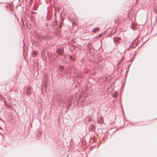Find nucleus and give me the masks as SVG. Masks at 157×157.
<instances>
[{
    "label": "nucleus",
    "instance_id": "5",
    "mask_svg": "<svg viewBox=\"0 0 157 157\" xmlns=\"http://www.w3.org/2000/svg\"><path fill=\"white\" fill-rule=\"evenodd\" d=\"M99 30V28H96L92 30V31L93 33H96L97 31H98Z\"/></svg>",
    "mask_w": 157,
    "mask_h": 157
},
{
    "label": "nucleus",
    "instance_id": "9",
    "mask_svg": "<svg viewBox=\"0 0 157 157\" xmlns=\"http://www.w3.org/2000/svg\"><path fill=\"white\" fill-rule=\"evenodd\" d=\"M57 25V23L56 22H55L54 24L53 25Z\"/></svg>",
    "mask_w": 157,
    "mask_h": 157
},
{
    "label": "nucleus",
    "instance_id": "12",
    "mask_svg": "<svg viewBox=\"0 0 157 157\" xmlns=\"http://www.w3.org/2000/svg\"><path fill=\"white\" fill-rule=\"evenodd\" d=\"M101 36V35H100V36H99V37H100V36Z\"/></svg>",
    "mask_w": 157,
    "mask_h": 157
},
{
    "label": "nucleus",
    "instance_id": "13",
    "mask_svg": "<svg viewBox=\"0 0 157 157\" xmlns=\"http://www.w3.org/2000/svg\"><path fill=\"white\" fill-rule=\"evenodd\" d=\"M31 1H33V0H31Z\"/></svg>",
    "mask_w": 157,
    "mask_h": 157
},
{
    "label": "nucleus",
    "instance_id": "7",
    "mask_svg": "<svg viewBox=\"0 0 157 157\" xmlns=\"http://www.w3.org/2000/svg\"><path fill=\"white\" fill-rule=\"evenodd\" d=\"M117 93H114L112 94V97L113 98H116L117 97Z\"/></svg>",
    "mask_w": 157,
    "mask_h": 157
},
{
    "label": "nucleus",
    "instance_id": "11",
    "mask_svg": "<svg viewBox=\"0 0 157 157\" xmlns=\"http://www.w3.org/2000/svg\"><path fill=\"white\" fill-rule=\"evenodd\" d=\"M70 58H71V59H72V58H71V56H70Z\"/></svg>",
    "mask_w": 157,
    "mask_h": 157
},
{
    "label": "nucleus",
    "instance_id": "1",
    "mask_svg": "<svg viewBox=\"0 0 157 157\" xmlns=\"http://www.w3.org/2000/svg\"><path fill=\"white\" fill-rule=\"evenodd\" d=\"M103 122V118L102 117H100L98 119V122L100 124H102Z\"/></svg>",
    "mask_w": 157,
    "mask_h": 157
},
{
    "label": "nucleus",
    "instance_id": "3",
    "mask_svg": "<svg viewBox=\"0 0 157 157\" xmlns=\"http://www.w3.org/2000/svg\"><path fill=\"white\" fill-rule=\"evenodd\" d=\"M31 88L30 87H27L26 89V92L27 94H29L30 93Z\"/></svg>",
    "mask_w": 157,
    "mask_h": 157
},
{
    "label": "nucleus",
    "instance_id": "4",
    "mask_svg": "<svg viewBox=\"0 0 157 157\" xmlns=\"http://www.w3.org/2000/svg\"><path fill=\"white\" fill-rule=\"evenodd\" d=\"M90 129L92 131H94L95 129V126L94 125H91L90 127Z\"/></svg>",
    "mask_w": 157,
    "mask_h": 157
},
{
    "label": "nucleus",
    "instance_id": "8",
    "mask_svg": "<svg viewBox=\"0 0 157 157\" xmlns=\"http://www.w3.org/2000/svg\"><path fill=\"white\" fill-rule=\"evenodd\" d=\"M37 53L35 51H33V56H34L35 55H36L37 54Z\"/></svg>",
    "mask_w": 157,
    "mask_h": 157
},
{
    "label": "nucleus",
    "instance_id": "6",
    "mask_svg": "<svg viewBox=\"0 0 157 157\" xmlns=\"http://www.w3.org/2000/svg\"><path fill=\"white\" fill-rule=\"evenodd\" d=\"M59 68L60 71L61 72L63 71V70L64 69V67L63 66H60Z\"/></svg>",
    "mask_w": 157,
    "mask_h": 157
},
{
    "label": "nucleus",
    "instance_id": "10",
    "mask_svg": "<svg viewBox=\"0 0 157 157\" xmlns=\"http://www.w3.org/2000/svg\"><path fill=\"white\" fill-rule=\"evenodd\" d=\"M5 104L6 105V101H5Z\"/></svg>",
    "mask_w": 157,
    "mask_h": 157
},
{
    "label": "nucleus",
    "instance_id": "2",
    "mask_svg": "<svg viewBox=\"0 0 157 157\" xmlns=\"http://www.w3.org/2000/svg\"><path fill=\"white\" fill-rule=\"evenodd\" d=\"M56 52L60 55H62L63 53V51L62 49L57 48L56 50Z\"/></svg>",
    "mask_w": 157,
    "mask_h": 157
}]
</instances>
